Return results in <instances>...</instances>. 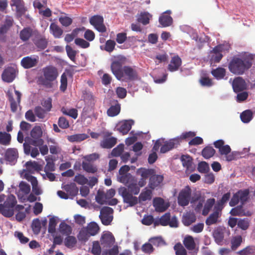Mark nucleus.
I'll use <instances>...</instances> for the list:
<instances>
[{
	"label": "nucleus",
	"mask_w": 255,
	"mask_h": 255,
	"mask_svg": "<svg viewBox=\"0 0 255 255\" xmlns=\"http://www.w3.org/2000/svg\"><path fill=\"white\" fill-rule=\"evenodd\" d=\"M14 93L16 97V101L14 99L12 93L10 91H8L7 93L8 100L10 104L11 111L12 112H15L17 111V106L20 104L21 97V94L18 91L15 89Z\"/></svg>",
	"instance_id": "nucleus-13"
},
{
	"label": "nucleus",
	"mask_w": 255,
	"mask_h": 255,
	"mask_svg": "<svg viewBox=\"0 0 255 255\" xmlns=\"http://www.w3.org/2000/svg\"><path fill=\"white\" fill-rule=\"evenodd\" d=\"M59 232L63 235H69L71 233L72 229L70 226L64 222H62L59 225Z\"/></svg>",
	"instance_id": "nucleus-49"
},
{
	"label": "nucleus",
	"mask_w": 255,
	"mask_h": 255,
	"mask_svg": "<svg viewBox=\"0 0 255 255\" xmlns=\"http://www.w3.org/2000/svg\"><path fill=\"white\" fill-rule=\"evenodd\" d=\"M42 72L43 75L39 77L38 84L46 88H51L53 87V82L58 76L57 68L53 66H47L42 69Z\"/></svg>",
	"instance_id": "nucleus-3"
},
{
	"label": "nucleus",
	"mask_w": 255,
	"mask_h": 255,
	"mask_svg": "<svg viewBox=\"0 0 255 255\" xmlns=\"http://www.w3.org/2000/svg\"><path fill=\"white\" fill-rule=\"evenodd\" d=\"M31 228L35 234H38L39 233L41 229V223L38 219H35L33 220Z\"/></svg>",
	"instance_id": "nucleus-60"
},
{
	"label": "nucleus",
	"mask_w": 255,
	"mask_h": 255,
	"mask_svg": "<svg viewBox=\"0 0 255 255\" xmlns=\"http://www.w3.org/2000/svg\"><path fill=\"white\" fill-rule=\"evenodd\" d=\"M182 64L181 59L178 55L172 57L169 64L168 65V70L170 72L177 71Z\"/></svg>",
	"instance_id": "nucleus-25"
},
{
	"label": "nucleus",
	"mask_w": 255,
	"mask_h": 255,
	"mask_svg": "<svg viewBox=\"0 0 255 255\" xmlns=\"http://www.w3.org/2000/svg\"><path fill=\"white\" fill-rule=\"evenodd\" d=\"M11 141V135L6 132L0 131V144L3 145H8Z\"/></svg>",
	"instance_id": "nucleus-44"
},
{
	"label": "nucleus",
	"mask_w": 255,
	"mask_h": 255,
	"mask_svg": "<svg viewBox=\"0 0 255 255\" xmlns=\"http://www.w3.org/2000/svg\"><path fill=\"white\" fill-rule=\"evenodd\" d=\"M37 31V30H33L29 27L24 28L20 32V38L22 41H27L31 37H32V38L34 37L35 34Z\"/></svg>",
	"instance_id": "nucleus-20"
},
{
	"label": "nucleus",
	"mask_w": 255,
	"mask_h": 255,
	"mask_svg": "<svg viewBox=\"0 0 255 255\" xmlns=\"http://www.w3.org/2000/svg\"><path fill=\"white\" fill-rule=\"evenodd\" d=\"M17 155V151L16 149L9 148L6 151L5 158L7 161L12 162L16 159Z\"/></svg>",
	"instance_id": "nucleus-37"
},
{
	"label": "nucleus",
	"mask_w": 255,
	"mask_h": 255,
	"mask_svg": "<svg viewBox=\"0 0 255 255\" xmlns=\"http://www.w3.org/2000/svg\"><path fill=\"white\" fill-rule=\"evenodd\" d=\"M17 203L15 197L10 194L3 204H0V213L6 217H11L14 214V207Z\"/></svg>",
	"instance_id": "nucleus-4"
},
{
	"label": "nucleus",
	"mask_w": 255,
	"mask_h": 255,
	"mask_svg": "<svg viewBox=\"0 0 255 255\" xmlns=\"http://www.w3.org/2000/svg\"><path fill=\"white\" fill-rule=\"evenodd\" d=\"M215 203V199L214 198H210L207 200L202 213L203 216H206L208 214Z\"/></svg>",
	"instance_id": "nucleus-41"
},
{
	"label": "nucleus",
	"mask_w": 255,
	"mask_h": 255,
	"mask_svg": "<svg viewBox=\"0 0 255 255\" xmlns=\"http://www.w3.org/2000/svg\"><path fill=\"white\" fill-rule=\"evenodd\" d=\"M112 133L107 132L103 136V139L100 141V146L103 148L111 149L113 147L117 142V138L112 136Z\"/></svg>",
	"instance_id": "nucleus-9"
},
{
	"label": "nucleus",
	"mask_w": 255,
	"mask_h": 255,
	"mask_svg": "<svg viewBox=\"0 0 255 255\" xmlns=\"http://www.w3.org/2000/svg\"><path fill=\"white\" fill-rule=\"evenodd\" d=\"M115 105H112L107 110V114L109 117L116 116L120 113L121 105L117 101Z\"/></svg>",
	"instance_id": "nucleus-34"
},
{
	"label": "nucleus",
	"mask_w": 255,
	"mask_h": 255,
	"mask_svg": "<svg viewBox=\"0 0 255 255\" xmlns=\"http://www.w3.org/2000/svg\"><path fill=\"white\" fill-rule=\"evenodd\" d=\"M76 243V239L73 236H68L65 238L64 241L65 245L68 248L73 247Z\"/></svg>",
	"instance_id": "nucleus-63"
},
{
	"label": "nucleus",
	"mask_w": 255,
	"mask_h": 255,
	"mask_svg": "<svg viewBox=\"0 0 255 255\" xmlns=\"http://www.w3.org/2000/svg\"><path fill=\"white\" fill-rule=\"evenodd\" d=\"M196 220L195 214L193 213H187L183 218V223L184 225L188 226L195 222Z\"/></svg>",
	"instance_id": "nucleus-42"
},
{
	"label": "nucleus",
	"mask_w": 255,
	"mask_h": 255,
	"mask_svg": "<svg viewBox=\"0 0 255 255\" xmlns=\"http://www.w3.org/2000/svg\"><path fill=\"white\" fill-rule=\"evenodd\" d=\"M89 137V136L85 133L75 134L67 136V139L71 142H81Z\"/></svg>",
	"instance_id": "nucleus-35"
},
{
	"label": "nucleus",
	"mask_w": 255,
	"mask_h": 255,
	"mask_svg": "<svg viewBox=\"0 0 255 255\" xmlns=\"http://www.w3.org/2000/svg\"><path fill=\"white\" fill-rule=\"evenodd\" d=\"M198 170L201 173H207L210 170L209 164L205 161H201L198 163Z\"/></svg>",
	"instance_id": "nucleus-56"
},
{
	"label": "nucleus",
	"mask_w": 255,
	"mask_h": 255,
	"mask_svg": "<svg viewBox=\"0 0 255 255\" xmlns=\"http://www.w3.org/2000/svg\"><path fill=\"white\" fill-rule=\"evenodd\" d=\"M180 159L183 166L185 167L187 170H189L192 168L193 159L190 155H182Z\"/></svg>",
	"instance_id": "nucleus-33"
},
{
	"label": "nucleus",
	"mask_w": 255,
	"mask_h": 255,
	"mask_svg": "<svg viewBox=\"0 0 255 255\" xmlns=\"http://www.w3.org/2000/svg\"><path fill=\"white\" fill-rule=\"evenodd\" d=\"M34 37L32 38V41L35 46L39 49L43 50L45 49L48 44V41L46 38L42 35L38 31L36 32Z\"/></svg>",
	"instance_id": "nucleus-16"
},
{
	"label": "nucleus",
	"mask_w": 255,
	"mask_h": 255,
	"mask_svg": "<svg viewBox=\"0 0 255 255\" xmlns=\"http://www.w3.org/2000/svg\"><path fill=\"white\" fill-rule=\"evenodd\" d=\"M250 225V220L248 218L239 219L238 222V227L243 230H247Z\"/></svg>",
	"instance_id": "nucleus-50"
},
{
	"label": "nucleus",
	"mask_w": 255,
	"mask_h": 255,
	"mask_svg": "<svg viewBox=\"0 0 255 255\" xmlns=\"http://www.w3.org/2000/svg\"><path fill=\"white\" fill-rule=\"evenodd\" d=\"M134 123L132 120H123L117 124V130L122 133L123 135L127 134L131 129Z\"/></svg>",
	"instance_id": "nucleus-12"
},
{
	"label": "nucleus",
	"mask_w": 255,
	"mask_h": 255,
	"mask_svg": "<svg viewBox=\"0 0 255 255\" xmlns=\"http://www.w3.org/2000/svg\"><path fill=\"white\" fill-rule=\"evenodd\" d=\"M224 46L223 45H218L215 47L211 51L214 53L211 57V59L215 63L219 62L223 58L222 52L225 50Z\"/></svg>",
	"instance_id": "nucleus-24"
},
{
	"label": "nucleus",
	"mask_w": 255,
	"mask_h": 255,
	"mask_svg": "<svg viewBox=\"0 0 255 255\" xmlns=\"http://www.w3.org/2000/svg\"><path fill=\"white\" fill-rule=\"evenodd\" d=\"M164 179L163 175H156L155 173L153 174L149 178L148 187L151 189L154 190L156 187L160 186V184L162 182Z\"/></svg>",
	"instance_id": "nucleus-21"
},
{
	"label": "nucleus",
	"mask_w": 255,
	"mask_h": 255,
	"mask_svg": "<svg viewBox=\"0 0 255 255\" xmlns=\"http://www.w3.org/2000/svg\"><path fill=\"white\" fill-rule=\"evenodd\" d=\"M49 30L50 32L56 38H60L63 33V30L54 22L50 24Z\"/></svg>",
	"instance_id": "nucleus-27"
},
{
	"label": "nucleus",
	"mask_w": 255,
	"mask_h": 255,
	"mask_svg": "<svg viewBox=\"0 0 255 255\" xmlns=\"http://www.w3.org/2000/svg\"><path fill=\"white\" fill-rule=\"evenodd\" d=\"M230 197L231 193L230 192H227L224 194L221 199L218 202V205L219 206L218 208L221 210L223 208L224 205L229 200Z\"/></svg>",
	"instance_id": "nucleus-57"
},
{
	"label": "nucleus",
	"mask_w": 255,
	"mask_h": 255,
	"mask_svg": "<svg viewBox=\"0 0 255 255\" xmlns=\"http://www.w3.org/2000/svg\"><path fill=\"white\" fill-rule=\"evenodd\" d=\"M126 59V57L123 56L118 57L111 63V71L119 80H134L137 78V71L135 68L129 66L123 67Z\"/></svg>",
	"instance_id": "nucleus-1"
},
{
	"label": "nucleus",
	"mask_w": 255,
	"mask_h": 255,
	"mask_svg": "<svg viewBox=\"0 0 255 255\" xmlns=\"http://www.w3.org/2000/svg\"><path fill=\"white\" fill-rule=\"evenodd\" d=\"M126 187L130 193L136 195H137L140 192V188L137 185V180L134 179L129 183Z\"/></svg>",
	"instance_id": "nucleus-38"
},
{
	"label": "nucleus",
	"mask_w": 255,
	"mask_h": 255,
	"mask_svg": "<svg viewBox=\"0 0 255 255\" xmlns=\"http://www.w3.org/2000/svg\"><path fill=\"white\" fill-rule=\"evenodd\" d=\"M226 69L222 67H218L211 71L212 75L217 80L224 78L226 75Z\"/></svg>",
	"instance_id": "nucleus-39"
},
{
	"label": "nucleus",
	"mask_w": 255,
	"mask_h": 255,
	"mask_svg": "<svg viewBox=\"0 0 255 255\" xmlns=\"http://www.w3.org/2000/svg\"><path fill=\"white\" fill-rule=\"evenodd\" d=\"M252 65V60L234 56L228 64L229 71L237 75H241L249 70Z\"/></svg>",
	"instance_id": "nucleus-2"
},
{
	"label": "nucleus",
	"mask_w": 255,
	"mask_h": 255,
	"mask_svg": "<svg viewBox=\"0 0 255 255\" xmlns=\"http://www.w3.org/2000/svg\"><path fill=\"white\" fill-rule=\"evenodd\" d=\"M159 22L163 27H167L172 24L173 19L169 15L163 13L159 17Z\"/></svg>",
	"instance_id": "nucleus-31"
},
{
	"label": "nucleus",
	"mask_w": 255,
	"mask_h": 255,
	"mask_svg": "<svg viewBox=\"0 0 255 255\" xmlns=\"http://www.w3.org/2000/svg\"><path fill=\"white\" fill-rule=\"evenodd\" d=\"M214 209V212L206 220L205 223L207 226L216 224L219 221L218 219L221 216V210L219 208L217 209L216 206Z\"/></svg>",
	"instance_id": "nucleus-23"
},
{
	"label": "nucleus",
	"mask_w": 255,
	"mask_h": 255,
	"mask_svg": "<svg viewBox=\"0 0 255 255\" xmlns=\"http://www.w3.org/2000/svg\"><path fill=\"white\" fill-rule=\"evenodd\" d=\"M137 173L140 175L141 178L146 180L148 177L150 178L151 176L155 173V171L153 169L140 168L137 170Z\"/></svg>",
	"instance_id": "nucleus-30"
},
{
	"label": "nucleus",
	"mask_w": 255,
	"mask_h": 255,
	"mask_svg": "<svg viewBox=\"0 0 255 255\" xmlns=\"http://www.w3.org/2000/svg\"><path fill=\"white\" fill-rule=\"evenodd\" d=\"M39 62L37 56H26L21 60V65L25 69H30L36 66Z\"/></svg>",
	"instance_id": "nucleus-15"
},
{
	"label": "nucleus",
	"mask_w": 255,
	"mask_h": 255,
	"mask_svg": "<svg viewBox=\"0 0 255 255\" xmlns=\"http://www.w3.org/2000/svg\"><path fill=\"white\" fill-rule=\"evenodd\" d=\"M62 188L71 196H75L78 192V189L75 183H70L67 184H62Z\"/></svg>",
	"instance_id": "nucleus-26"
},
{
	"label": "nucleus",
	"mask_w": 255,
	"mask_h": 255,
	"mask_svg": "<svg viewBox=\"0 0 255 255\" xmlns=\"http://www.w3.org/2000/svg\"><path fill=\"white\" fill-rule=\"evenodd\" d=\"M106 193L103 191L99 190L96 196V201L101 204H103L107 199Z\"/></svg>",
	"instance_id": "nucleus-59"
},
{
	"label": "nucleus",
	"mask_w": 255,
	"mask_h": 255,
	"mask_svg": "<svg viewBox=\"0 0 255 255\" xmlns=\"http://www.w3.org/2000/svg\"><path fill=\"white\" fill-rule=\"evenodd\" d=\"M160 224L163 226L169 225L171 227H178V221L176 217L174 216L171 218L170 213H166L159 219Z\"/></svg>",
	"instance_id": "nucleus-11"
},
{
	"label": "nucleus",
	"mask_w": 255,
	"mask_h": 255,
	"mask_svg": "<svg viewBox=\"0 0 255 255\" xmlns=\"http://www.w3.org/2000/svg\"><path fill=\"white\" fill-rule=\"evenodd\" d=\"M13 24V19L10 16H7L4 23L0 27V32L6 34Z\"/></svg>",
	"instance_id": "nucleus-36"
},
{
	"label": "nucleus",
	"mask_w": 255,
	"mask_h": 255,
	"mask_svg": "<svg viewBox=\"0 0 255 255\" xmlns=\"http://www.w3.org/2000/svg\"><path fill=\"white\" fill-rule=\"evenodd\" d=\"M90 236L87 229H83L80 231L78 235V238L80 241L86 242Z\"/></svg>",
	"instance_id": "nucleus-55"
},
{
	"label": "nucleus",
	"mask_w": 255,
	"mask_h": 255,
	"mask_svg": "<svg viewBox=\"0 0 255 255\" xmlns=\"http://www.w3.org/2000/svg\"><path fill=\"white\" fill-rule=\"evenodd\" d=\"M32 138H26V141L33 146H40L43 144L44 140L41 138L42 131L40 126H35L31 130Z\"/></svg>",
	"instance_id": "nucleus-5"
},
{
	"label": "nucleus",
	"mask_w": 255,
	"mask_h": 255,
	"mask_svg": "<svg viewBox=\"0 0 255 255\" xmlns=\"http://www.w3.org/2000/svg\"><path fill=\"white\" fill-rule=\"evenodd\" d=\"M86 229L90 236H95L98 233L100 228L97 223L91 222L88 225Z\"/></svg>",
	"instance_id": "nucleus-47"
},
{
	"label": "nucleus",
	"mask_w": 255,
	"mask_h": 255,
	"mask_svg": "<svg viewBox=\"0 0 255 255\" xmlns=\"http://www.w3.org/2000/svg\"><path fill=\"white\" fill-rule=\"evenodd\" d=\"M174 249L176 255H187L186 250L180 243L176 244L174 247Z\"/></svg>",
	"instance_id": "nucleus-58"
},
{
	"label": "nucleus",
	"mask_w": 255,
	"mask_h": 255,
	"mask_svg": "<svg viewBox=\"0 0 255 255\" xmlns=\"http://www.w3.org/2000/svg\"><path fill=\"white\" fill-rule=\"evenodd\" d=\"M180 139L179 138H174L166 141L162 145L160 148V152L162 153H166L171 150L174 147H177L180 144Z\"/></svg>",
	"instance_id": "nucleus-17"
},
{
	"label": "nucleus",
	"mask_w": 255,
	"mask_h": 255,
	"mask_svg": "<svg viewBox=\"0 0 255 255\" xmlns=\"http://www.w3.org/2000/svg\"><path fill=\"white\" fill-rule=\"evenodd\" d=\"M237 194H238L242 204H244L248 200L249 191L247 189L244 190H240L237 192Z\"/></svg>",
	"instance_id": "nucleus-53"
},
{
	"label": "nucleus",
	"mask_w": 255,
	"mask_h": 255,
	"mask_svg": "<svg viewBox=\"0 0 255 255\" xmlns=\"http://www.w3.org/2000/svg\"><path fill=\"white\" fill-rule=\"evenodd\" d=\"M232 86L234 91L236 93L243 91L247 88L246 82L241 77H238L234 79Z\"/></svg>",
	"instance_id": "nucleus-19"
},
{
	"label": "nucleus",
	"mask_w": 255,
	"mask_h": 255,
	"mask_svg": "<svg viewBox=\"0 0 255 255\" xmlns=\"http://www.w3.org/2000/svg\"><path fill=\"white\" fill-rule=\"evenodd\" d=\"M10 5L11 7H15L16 12L19 16L24 14L26 10L23 0H11Z\"/></svg>",
	"instance_id": "nucleus-22"
},
{
	"label": "nucleus",
	"mask_w": 255,
	"mask_h": 255,
	"mask_svg": "<svg viewBox=\"0 0 255 255\" xmlns=\"http://www.w3.org/2000/svg\"><path fill=\"white\" fill-rule=\"evenodd\" d=\"M91 253L94 255H100L101 253V248L98 241H94L93 243V247Z\"/></svg>",
	"instance_id": "nucleus-64"
},
{
	"label": "nucleus",
	"mask_w": 255,
	"mask_h": 255,
	"mask_svg": "<svg viewBox=\"0 0 255 255\" xmlns=\"http://www.w3.org/2000/svg\"><path fill=\"white\" fill-rule=\"evenodd\" d=\"M91 25L100 32H105L106 31V27L104 24V18L102 16L100 15H95L92 16L89 20Z\"/></svg>",
	"instance_id": "nucleus-10"
},
{
	"label": "nucleus",
	"mask_w": 255,
	"mask_h": 255,
	"mask_svg": "<svg viewBox=\"0 0 255 255\" xmlns=\"http://www.w3.org/2000/svg\"><path fill=\"white\" fill-rule=\"evenodd\" d=\"M124 150V145L123 144H120L112 150L111 154L113 156H119L122 154Z\"/></svg>",
	"instance_id": "nucleus-62"
},
{
	"label": "nucleus",
	"mask_w": 255,
	"mask_h": 255,
	"mask_svg": "<svg viewBox=\"0 0 255 255\" xmlns=\"http://www.w3.org/2000/svg\"><path fill=\"white\" fill-rule=\"evenodd\" d=\"M134 179L130 173H128L127 174L120 175L119 177V181L124 184L126 186H127Z\"/></svg>",
	"instance_id": "nucleus-48"
},
{
	"label": "nucleus",
	"mask_w": 255,
	"mask_h": 255,
	"mask_svg": "<svg viewBox=\"0 0 255 255\" xmlns=\"http://www.w3.org/2000/svg\"><path fill=\"white\" fill-rule=\"evenodd\" d=\"M253 112L250 110L244 111L240 115L241 121L244 123H249L253 118Z\"/></svg>",
	"instance_id": "nucleus-43"
},
{
	"label": "nucleus",
	"mask_w": 255,
	"mask_h": 255,
	"mask_svg": "<svg viewBox=\"0 0 255 255\" xmlns=\"http://www.w3.org/2000/svg\"><path fill=\"white\" fill-rule=\"evenodd\" d=\"M215 150L212 147L207 146L204 147L202 151V155L206 159H209L214 156Z\"/></svg>",
	"instance_id": "nucleus-45"
},
{
	"label": "nucleus",
	"mask_w": 255,
	"mask_h": 255,
	"mask_svg": "<svg viewBox=\"0 0 255 255\" xmlns=\"http://www.w3.org/2000/svg\"><path fill=\"white\" fill-rule=\"evenodd\" d=\"M153 204L156 211L158 212H164L167 208L164 206V200L160 197L154 198Z\"/></svg>",
	"instance_id": "nucleus-28"
},
{
	"label": "nucleus",
	"mask_w": 255,
	"mask_h": 255,
	"mask_svg": "<svg viewBox=\"0 0 255 255\" xmlns=\"http://www.w3.org/2000/svg\"><path fill=\"white\" fill-rule=\"evenodd\" d=\"M183 244L186 248L189 251H192L195 248V243L192 236L186 237L183 240Z\"/></svg>",
	"instance_id": "nucleus-40"
},
{
	"label": "nucleus",
	"mask_w": 255,
	"mask_h": 255,
	"mask_svg": "<svg viewBox=\"0 0 255 255\" xmlns=\"http://www.w3.org/2000/svg\"><path fill=\"white\" fill-rule=\"evenodd\" d=\"M192 191L189 186H186L179 192L178 197V203L182 207L187 206L189 204Z\"/></svg>",
	"instance_id": "nucleus-8"
},
{
	"label": "nucleus",
	"mask_w": 255,
	"mask_h": 255,
	"mask_svg": "<svg viewBox=\"0 0 255 255\" xmlns=\"http://www.w3.org/2000/svg\"><path fill=\"white\" fill-rule=\"evenodd\" d=\"M152 192L151 190L147 189L146 187L144 189L138 196V201L139 202L150 200L152 198Z\"/></svg>",
	"instance_id": "nucleus-29"
},
{
	"label": "nucleus",
	"mask_w": 255,
	"mask_h": 255,
	"mask_svg": "<svg viewBox=\"0 0 255 255\" xmlns=\"http://www.w3.org/2000/svg\"><path fill=\"white\" fill-rule=\"evenodd\" d=\"M100 242L103 247L110 248L115 242L114 236L110 232H105L101 236Z\"/></svg>",
	"instance_id": "nucleus-14"
},
{
	"label": "nucleus",
	"mask_w": 255,
	"mask_h": 255,
	"mask_svg": "<svg viewBox=\"0 0 255 255\" xmlns=\"http://www.w3.org/2000/svg\"><path fill=\"white\" fill-rule=\"evenodd\" d=\"M118 193L123 199V202L128 205V206L132 207L138 203V198L133 196V194L130 193L126 187H121L118 189Z\"/></svg>",
	"instance_id": "nucleus-6"
},
{
	"label": "nucleus",
	"mask_w": 255,
	"mask_h": 255,
	"mask_svg": "<svg viewBox=\"0 0 255 255\" xmlns=\"http://www.w3.org/2000/svg\"><path fill=\"white\" fill-rule=\"evenodd\" d=\"M113 209L109 207H103L100 210L99 218L102 224L105 226L111 224L113 220Z\"/></svg>",
	"instance_id": "nucleus-7"
},
{
	"label": "nucleus",
	"mask_w": 255,
	"mask_h": 255,
	"mask_svg": "<svg viewBox=\"0 0 255 255\" xmlns=\"http://www.w3.org/2000/svg\"><path fill=\"white\" fill-rule=\"evenodd\" d=\"M82 167L85 171L89 173H94L97 171V168L96 166L88 162H83L82 163Z\"/></svg>",
	"instance_id": "nucleus-54"
},
{
	"label": "nucleus",
	"mask_w": 255,
	"mask_h": 255,
	"mask_svg": "<svg viewBox=\"0 0 255 255\" xmlns=\"http://www.w3.org/2000/svg\"><path fill=\"white\" fill-rule=\"evenodd\" d=\"M152 15L147 12H141L137 18V21L139 23L146 25L149 23Z\"/></svg>",
	"instance_id": "nucleus-32"
},
{
	"label": "nucleus",
	"mask_w": 255,
	"mask_h": 255,
	"mask_svg": "<svg viewBox=\"0 0 255 255\" xmlns=\"http://www.w3.org/2000/svg\"><path fill=\"white\" fill-rule=\"evenodd\" d=\"M213 237L215 239V242L217 244H221L223 242L224 238L223 230L220 228L215 230L213 233Z\"/></svg>",
	"instance_id": "nucleus-46"
},
{
	"label": "nucleus",
	"mask_w": 255,
	"mask_h": 255,
	"mask_svg": "<svg viewBox=\"0 0 255 255\" xmlns=\"http://www.w3.org/2000/svg\"><path fill=\"white\" fill-rule=\"evenodd\" d=\"M34 112L36 117L39 119H43L45 118L47 112L40 106H36L34 109Z\"/></svg>",
	"instance_id": "nucleus-51"
},
{
	"label": "nucleus",
	"mask_w": 255,
	"mask_h": 255,
	"mask_svg": "<svg viewBox=\"0 0 255 255\" xmlns=\"http://www.w3.org/2000/svg\"><path fill=\"white\" fill-rule=\"evenodd\" d=\"M19 190L23 195H27L30 191V185L24 181H21L19 184Z\"/></svg>",
	"instance_id": "nucleus-52"
},
{
	"label": "nucleus",
	"mask_w": 255,
	"mask_h": 255,
	"mask_svg": "<svg viewBox=\"0 0 255 255\" xmlns=\"http://www.w3.org/2000/svg\"><path fill=\"white\" fill-rule=\"evenodd\" d=\"M242 242V237L241 236H238L233 238L231 241L232 249L236 250L241 245Z\"/></svg>",
	"instance_id": "nucleus-61"
},
{
	"label": "nucleus",
	"mask_w": 255,
	"mask_h": 255,
	"mask_svg": "<svg viewBox=\"0 0 255 255\" xmlns=\"http://www.w3.org/2000/svg\"><path fill=\"white\" fill-rule=\"evenodd\" d=\"M16 76V70L12 67L5 69L1 75L2 80L7 83L12 82Z\"/></svg>",
	"instance_id": "nucleus-18"
}]
</instances>
